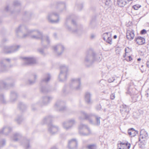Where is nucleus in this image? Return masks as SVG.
Listing matches in <instances>:
<instances>
[{
	"mask_svg": "<svg viewBox=\"0 0 149 149\" xmlns=\"http://www.w3.org/2000/svg\"><path fill=\"white\" fill-rule=\"evenodd\" d=\"M16 33L18 36L19 34L20 36L22 35V37L25 38L29 35H31V38L34 39H41V44L44 48H47L50 46V40L48 35L43 36L42 32L38 30H29L24 25H22L16 30Z\"/></svg>",
	"mask_w": 149,
	"mask_h": 149,
	"instance_id": "1",
	"label": "nucleus"
},
{
	"mask_svg": "<svg viewBox=\"0 0 149 149\" xmlns=\"http://www.w3.org/2000/svg\"><path fill=\"white\" fill-rule=\"evenodd\" d=\"M100 57L92 50L87 51L84 59V63L87 67L91 66L95 61H100Z\"/></svg>",
	"mask_w": 149,
	"mask_h": 149,
	"instance_id": "2",
	"label": "nucleus"
},
{
	"mask_svg": "<svg viewBox=\"0 0 149 149\" xmlns=\"http://www.w3.org/2000/svg\"><path fill=\"white\" fill-rule=\"evenodd\" d=\"M60 72L59 75V80L61 81H65L68 74V67L64 65H61L60 66Z\"/></svg>",
	"mask_w": 149,
	"mask_h": 149,
	"instance_id": "3",
	"label": "nucleus"
},
{
	"mask_svg": "<svg viewBox=\"0 0 149 149\" xmlns=\"http://www.w3.org/2000/svg\"><path fill=\"white\" fill-rule=\"evenodd\" d=\"M70 87L75 90H79L81 88V79L79 78L72 79Z\"/></svg>",
	"mask_w": 149,
	"mask_h": 149,
	"instance_id": "4",
	"label": "nucleus"
},
{
	"mask_svg": "<svg viewBox=\"0 0 149 149\" xmlns=\"http://www.w3.org/2000/svg\"><path fill=\"white\" fill-rule=\"evenodd\" d=\"M20 47L19 45L6 46L4 47L3 52L6 54L13 53L18 51Z\"/></svg>",
	"mask_w": 149,
	"mask_h": 149,
	"instance_id": "5",
	"label": "nucleus"
},
{
	"mask_svg": "<svg viewBox=\"0 0 149 149\" xmlns=\"http://www.w3.org/2000/svg\"><path fill=\"white\" fill-rule=\"evenodd\" d=\"M47 18L48 20L52 23H57L59 20V16L56 13H53L49 14Z\"/></svg>",
	"mask_w": 149,
	"mask_h": 149,
	"instance_id": "6",
	"label": "nucleus"
},
{
	"mask_svg": "<svg viewBox=\"0 0 149 149\" xmlns=\"http://www.w3.org/2000/svg\"><path fill=\"white\" fill-rule=\"evenodd\" d=\"M81 114L82 116L85 117V119H88L91 117L92 116H94L96 120V125H100V117H99L98 116L94 114H87L84 111H81Z\"/></svg>",
	"mask_w": 149,
	"mask_h": 149,
	"instance_id": "7",
	"label": "nucleus"
},
{
	"mask_svg": "<svg viewBox=\"0 0 149 149\" xmlns=\"http://www.w3.org/2000/svg\"><path fill=\"white\" fill-rule=\"evenodd\" d=\"M65 103L63 102L61 100H58L56 103L54 107L56 110L60 111H63L66 110V107L64 106Z\"/></svg>",
	"mask_w": 149,
	"mask_h": 149,
	"instance_id": "8",
	"label": "nucleus"
},
{
	"mask_svg": "<svg viewBox=\"0 0 149 149\" xmlns=\"http://www.w3.org/2000/svg\"><path fill=\"white\" fill-rule=\"evenodd\" d=\"M75 123V121L74 119H70L67 121L63 123V127L66 130H69L72 127Z\"/></svg>",
	"mask_w": 149,
	"mask_h": 149,
	"instance_id": "9",
	"label": "nucleus"
},
{
	"mask_svg": "<svg viewBox=\"0 0 149 149\" xmlns=\"http://www.w3.org/2000/svg\"><path fill=\"white\" fill-rule=\"evenodd\" d=\"M23 65H28L34 64L36 63L35 59L33 57H23Z\"/></svg>",
	"mask_w": 149,
	"mask_h": 149,
	"instance_id": "10",
	"label": "nucleus"
},
{
	"mask_svg": "<svg viewBox=\"0 0 149 149\" xmlns=\"http://www.w3.org/2000/svg\"><path fill=\"white\" fill-rule=\"evenodd\" d=\"M59 130L58 127L52 124L48 125V131L49 132L52 134H53L56 133Z\"/></svg>",
	"mask_w": 149,
	"mask_h": 149,
	"instance_id": "11",
	"label": "nucleus"
},
{
	"mask_svg": "<svg viewBox=\"0 0 149 149\" xmlns=\"http://www.w3.org/2000/svg\"><path fill=\"white\" fill-rule=\"evenodd\" d=\"M135 91L136 90L134 88H131L130 87H129L126 93L129 94L131 96L132 95H133V96L132 97V99L135 100L136 101H138L139 100L138 99V96L136 94L135 92Z\"/></svg>",
	"mask_w": 149,
	"mask_h": 149,
	"instance_id": "12",
	"label": "nucleus"
},
{
	"mask_svg": "<svg viewBox=\"0 0 149 149\" xmlns=\"http://www.w3.org/2000/svg\"><path fill=\"white\" fill-rule=\"evenodd\" d=\"M10 59L9 58H4L1 60L0 62V66L2 71L6 70V64L7 63H10Z\"/></svg>",
	"mask_w": 149,
	"mask_h": 149,
	"instance_id": "13",
	"label": "nucleus"
},
{
	"mask_svg": "<svg viewBox=\"0 0 149 149\" xmlns=\"http://www.w3.org/2000/svg\"><path fill=\"white\" fill-rule=\"evenodd\" d=\"M79 129L80 130L86 129H87V131H88V133H85L79 132V133L81 135L88 136L91 134V131L90 129L86 125L81 124L79 127Z\"/></svg>",
	"mask_w": 149,
	"mask_h": 149,
	"instance_id": "14",
	"label": "nucleus"
},
{
	"mask_svg": "<svg viewBox=\"0 0 149 149\" xmlns=\"http://www.w3.org/2000/svg\"><path fill=\"white\" fill-rule=\"evenodd\" d=\"M77 142L76 139H72L68 142V148L69 149L76 148L77 147Z\"/></svg>",
	"mask_w": 149,
	"mask_h": 149,
	"instance_id": "15",
	"label": "nucleus"
},
{
	"mask_svg": "<svg viewBox=\"0 0 149 149\" xmlns=\"http://www.w3.org/2000/svg\"><path fill=\"white\" fill-rule=\"evenodd\" d=\"M14 86V84H7L5 82L2 80L0 81V90L3 88H5L6 89L10 88Z\"/></svg>",
	"mask_w": 149,
	"mask_h": 149,
	"instance_id": "16",
	"label": "nucleus"
},
{
	"mask_svg": "<svg viewBox=\"0 0 149 149\" xmlns=\"http://www.w3.org/2000/svg\"><path fill=\"white\" fill-rule=\"evenodd\" d=\"M134 31L132 29H130L127 30L126 36L129 40H131L133 39L134 36Z\"/></svg>",
	"mask_w": 149,
	"mask_h": 149,
	"instance_id": "17",
	"label": "nucleus"
},
{
	"mask_svg": "<svg viewBox=\"0 0 149 149\" xmlns=\"http://www.w3.org/2000/svg\"><path fill=\"white\" fill-rule=\"evenodd\" d=\"M12 131V128L9 126L4 127L1 130H0V134L8 135Z\"/></svg>",
	"mask_w": 149,
	"mask_h": 149,
	"instance_id": "18",
	"label": "nucleus"
},
{
	"mask_svg": "<svg viewBox=\"0 0 149 149\" xmlns=\"http://www.w3.org/2000/svg\"><path fill=\"white\" fill-rule=\"evenodd\" d=\"M91 95L89 92H86L85 94V99L86 103L88 104H91L92 103L91 97Z\"/></svg>",
	"mask_w": 149,
	"mask_h": 149,
	"instance_id": "19",
	"label": "nucleus"
},
{
	"mask_svg": "<svg viewBox=\"0 0 149 149\" xmlns=\"http://www.w3.org/2000/svg\"><path fill=\"white\" fill-rule=\"evenodd\" d=\"M18 95L17 92L14 91H11L10 92V101L13 102L15 101L17 99Z\"/></svg>",
	"mask_w": 149,
	"mask_h": 149,
	"instance_id": "20",
	"label": "nucleus"
},
{
	"mask_svg": "<svg viewBox=\"0 0 149 149\" xmlns=\"http://www.w3.org/2000/svg\"><path fill=\"white\" fill-rule=\"evenodd\" d=\"M22 136L21 135L18 133H15L13 134V136L11 137L12 140L15 141H17L18 140L20 139Z\"/></svg>",
	"mask_w": 149,
	"mask_h": 149,
	"instance_id": "21",
	"label": "nucleus"
},
{
	"mask_svg": "<svg viewBox=\"0 0 149 149\" xmlns=\"http://www.w3.org/2000/svg\"><path fill=\"white\" fill-rule=\"evenodd\" d=\"M135 41L139 45H143L145 42L144 38L141 37H138L137 38H136Z\"/></svg>",
	"mask_w": 149,
	"mask_h": 149,
	"instance_id": "22",
	"label": "nucleus"
},
{
	"mask_svg": "<svg viewBox=\"0 0 149 149\" xmlns=\"http://www.w3.org/2000/svg\"><path fill=\"white\" fill-rule=\"evenodd\" d=\"M63 45L60 44H58L53 47V49L56 55L59 49H63Z\"/></svg>",
	"mask_w": 149,
	"mask_h": 149,
	"instance_id": "23",
	"label": "nucleus"
},
{
	"mask_svg": "<svg viewBox=\"0 0 149 149\" xmlns=\"http://www.w3.org/2000/svg\"><path fill=\"white\" fill-rule=\"evenodd\" d=\"M120 144L121 146V148L119 149H129L130 147V144L128 143V142L126 143H120Z\"/></svg>",
	"mask_w": 149,
	"mask_h": 149,
	"instance_id": "24",
	"label": "nucleus"
},
{
	"mask_svg": "<svg viewBox=\"0 0 149 149\" xmlns=\"http://www.w3.org/2000/svg\"><path fill=\"white\" fill-rule=\"evenodd\" d=\"M51 76L49 74H45L43 76V77L42 80V81L44 83H47L50 80Z\"/></svg>",
	"mask_w": 149,
	"mask_h": 149,
	"instance_id": "25",
	"label": "nucleus"
},
{
	"mask_svg": "<svg viewBox=\"0 0 149 149\" xmlns=\"http://www.w3.org/2000/svg\"><path fill=\"white\" fill-rule=\"evenodd\" d=\"M53 117L49 116L45 117L42 120V124H44L48 122H50L52 120Z\"/></svg>",
	"mask_w": 149,
	"mask_h": 149,
	"instance_id": "26",
	"label": "nucleus"
},
{
	"mask_svg": "<svg viewBox=\"0 0 149 149\" xmlns=\"http://www.w3.org/2000/svg\"><path fill=\"white\" fill-rule=\"evenodd\" d=\"M58 6L59 8V12H61L66 9V4L64 2H60L58 3Z\"/></svg>",
	"mask_w": 149,
	"mask_h": 149,
	"instance_id": "27",
	"label": "nucleus"
},
{
	"mask_svg": "<svg viewBox=\"0 0 149 149\" xmlns=\"http://www.w3.org/2000/svg\"><path fill=\"white\" fill-rule=\"evenodd\" d=\"M148 136V133L144 130H141L140 132V137L139 138V141H140V138L142 139L146 138Z\"/></svg>",
	"mask_w": 149,
	"mask_h": 149,
	"instance_id": "28",
	"label": "nucleus"
},
{
	"mask_svg": "<svg viewBox=\"0 0 149 149\" xmlns=\"http://www.w3.org/2000/svg\"><path fill=\"white\" fill-rule=\"evenodd\" d=\"M128 2L127 0H117V3L120 7H123Z\"/></svg>",
	"mask_w": 149,
	"mask_h": 149,
	"instance_id": "29",
	"label": "nucleus"
},
{
	"mask_svg": "<svg viewBox=\"0 0 149 149\" xmlns=\"http://www.w3.org/2000/svg\"><path fill=\"white\" fill-rule=\"evenodd\" d=\"M52 99V97H50L46 96L43 97L42 100L43 105L47 104Z\"/></svg>",
	"mask_w": 149,
	"mask_h": 149,
	"instance_id": "30",
	"label": "nucleus"
},
{
	"mask_svg": "<svg viewBox=\"0 0 149 149\" xmlns=\"http://www.w3.org/2000/svg\"><path fill=\"white\" fill-rule=\"evenodd\" d=\"M136 132L134 128H131L128 130V133L131 137H134L136 135Z\"/></svg>",
	"mask_w": 149,
	"mask_h": 149,
	"instance_id": "31",
	"label": "nucleus"
},
{
	"mask_svg": "<svg viewBox=\"0 0 149 149\" xmlns=\"http://www.w3.org/2000/svg\"><path fill=\"white\" fill-rule=\"evenodd\" d=\"M120 111L121 112H124L125 113H127L129 111V109L128 107L126 105H123Z\"/></svg>",
	"mask_w": 149,
	"mask_h": 149,
	"instance_id": "32",
	"label": "nucleus"
},
{
	"mask_svg": "<svg viewBox=\"0 0 149 149\" xmlns=\"http://www.w3.org/2000/svg\"><path fill=\"white\" fill-rule=\"evenodd\" d=\"M24 145V147L26 149H28L30 148V146L29 144V141L26 139H24L23 140Z\"/></svg>",
	"mask_w": 149,
	"mask_h": 149,
	"instance_id": "33",
	"label": "nucleus"
},
{
	"mask_svg": "<svg viewBox=\"0 0 149 149\" xmlns=\"http://www.w3.org/2000/svg\"><path fill=\"white\" fill-rule=\"evenodd\" d=\"M65 25L66 28L70 31L74 33H77L78 32V30L77 29L74 30L73 29H72L70 26L67 25L66 22L65 23Z\"/></svg>",
	"mask_w": 149,
	"mask_h": 149,
	"instance_id": "34",
	"label": "nucleus"
},
{
	"mask_svg": "<svg viewBox=\"0 0 149 149\" xmlns=\"http://www.w3.org/2000/svg\"><path fill=\"white\" fill-rule=\"evenodd\" d=\"M42 92L43 93H46L51 91V89L46 87H42L40 89Z\"/></svg>",
	"mask_w": 149,
	"mask_h": 149,
	"instance_id": "35",
	"label": "nucleus"
},
{
	"mask_svg": "<svg viewBox=\"0 0 149 149\" xmlns=\"http://www.w3.org/2000/svg\"><path fill=\"white\" fill-rule=\"evenodd\" d=\"M26 106L22 102H19L18 105V107L22 110H24L26 108Z\"/></svg>",
	"mask_w": 149,
	"mask_h": 149,
	"instance_id": "36",
	"label": "nucleus"
},
{
	"mask_svg": "<svg viewBox=\"0 0 149 149\" xmlns=\"http://www.w3.org/2000/svg\"><path fill=\"white\" fill-rule=\"evenodd\" d=\"M86 148L87 149H96L97 147L95 144H92L88 145Z\"/></svg>",
	"mask_w": 149,
	"mask_h": 149,
	"instance_id": "37",
	"label": "nucleus"
},
{
	"mask_svg": "<svg viewBox=\"0 0 149 149\" xmlns=\"http://www.w3.org/2000/svg\"><path fill=\"white\" fill-rule=\"evenodd\" d=\"M33 77L34 78V79L33 80H29V84H33L36 81V80L37 78V76L36 74H34L33 76Z\"/></svg>",
	"mask_w": 149,
	"mask_h": 149,
	"instance_id": "38",
	"label": "nucleus"
},
{
	"mask_svg": "<svg viewBox=\"0 0 149 149\" xmlns=\"http://www.w3.org/2000/svg\"><path fill=\"white\" fill-rule=\"evenodd\" d=\"M64 47L63 46V49H59L56 54V55L58 56H61L63 53L64 50Z\"/></svg>",
	"mask_w": 149,
	"mask_h": 149,
	"instance_id": "39",
	"label": "nucleus"
},
{
	"mask_svg": "<svg viewBox=\"0 0 149 149\" xmlns=\"http://www.w3.org/2000/svg\"><path fill=\"white\" fill-rule=\"evenodd\" d=\"M0 102L3 104H5L6 103L3 96L2 94L0 95Z\"/></svg>",
	"mask_w": 149,
	"mask_h": 149,
	"instance_id": "40",
	"label": "nucleus"
},
{
	"mask_svg": "<svg viewBox=\"0 0 149 149\" xmlns=\"http://www.w3.org/2000/svg\"><path fill=\"white\" fill-rule=\"evenodd\" d=\"M23 118L21 117H18L15 119L16 121L18 123H20L22 120Z\"/></svg>",
	"mask_w": 149,
	"mask_h": 149,
	"instance_id": "41",
	"label": "nucleus"
},
{
	"mask_svg": "<svg viewBox=\"0 0 149 149\" xmlns=\"http://www.w3.org/2000/svg\"><path fill=\"white\" fill-rule=\"evenodd\" d=\"M141 5L139 4H136L133 6L132 7V8L135 10H137L139 8L141 7Z\"/></svg>",
	"mask_w": 149,
	"mask_h": 149,
	"instance_id": "42",
	"label": "nucleus"
},
{
	"mask_svg": "<svg viewBox=\"0 0 149 149\" xmlns=\"http://www.w3.org/2000/svg\"><path fill=\"white\" fill-rule=\"evenodd\" d=\"M20 3L19 2L17 1H15L14 2L13 5L15 7L19 6L20 5Z\"/></svg>",
	"mask_w": 149,
	"mask_h": 149,
	"instance_id": "43",
	"label": "nucleus"
},
{
	"mask_svg": "<svg viewBox=\"0 0 149 149\" xmlns=\"http://www.w3.org/2000/svg\"><path fill=\"white\" fill-rule=\"evenodd\" d=\"M106 42L109 44H111L112 43V38L111 37H107V39H106V40H105Z\"/></svg>",
	"mask_w": 149,
	"mask_h": 149,
	"instance_id": "44",
	"label": "nucleus"
},
{
	"mask_svg": "<svg viewBox=\"0 0 149 149\" xmlns=\"http://www.w3.org/2000/svg\"><path fill=\"white\" fill-rule=\"evenodd\" d=\"M109 33V32H107L103 34L102 37L103 38V39L104 40H106V38H107V37H108V34Z\"/></svg>",
	"mask_w": 149,
	"mask_h": 149,
	"instance_id": "45",
	"label": "nucleus"
},
{
	"mask_svg": "<svg viewBox=\"0 0 149 149\" xmlns=\"http://www.w3.org/2000/svg\"><path fill=\"white\" fill-rule=\"evenodd\" d=\"M6 141L3 139L2 141H0V147H2L5 145Z\"/></svg>",
	"mask_w": 149,
	"mask_h": 149,
	"instance_id": "46",
	"label": "nucleus"
},
{
	"mask_svg": "<svg viewBox=\"0 0 149 149\" xmlns=\"http://www.w3.org/2000/svg\"><path fill=\"white\" fill-rule=\"evenodd\" d=\"M38 51L41 54L44 55L45 54L43 52V50L42 49H39L38 50Z\"/></svg>",
	"mask_w": 149,
	"mask_h": 149,
	"instance_id": "47",
	"label": "nucleus"
},
{
	"mask_svg": "<svg viewBox=\"0 0 149 149\" xmlns=\"http://www.w3.org/2000/svg\"><path fill=\"white\" fill-rule=\"evenodd\" d=\"M115 80V79L114 77H111L108 79V81L110 83L112 82H113Z\"/></svg>",
	"mask_w": 149,
	"mask_h": 149,
	"instance_id": "48",
	"label": "nucleus"
},
{
	"mask_svg": "<svg viewBox=\"0 0 149 149\" xmlns=\"http://www.w3.org/2000/svg\"><path fill=\"white\" fill-rule=\"evenodd\" d=\"M72 23L73 24L74 27H77V28L78 27V26L77 25L76 22L73 20H72Z\"/></svg>",
	"mask_w": 149,
	"mask_h": 149,
	"instance_id": "49",
	"label": "nucleus"
},
{
	"mask_svg": "<svg viewBox=\"0 0 149 149\" xmlns=\"http://www.w3.org/2000/svg\"><path fill=\"white\" fill-rule=\"evenodd\" d=\"M146 33V30L145 29L142 30L141 31V34H144Z\"/></svg>",
	"mask_w": 149,
	"mask_h": 149,
	"instance_id": "50",
	"label": "nucleus"
},
{
	"mask_svg": "<svg viewBox=\"0 0 149 149\" xmlns=\"http://www.w3.org/2000/svg\"><path fill=\"white\" fill-rule=\"evenodd\" d=\"M115 97V94L114 93H112L110 95V98L111 100H113Z\"/></svg>",
	"mask_w": 149,
	"mask_h": 149,
	"instance_id": "51",
	"label": "nucleus"
},
{
	"mask_svg": "<svg viewBox=\"0 0 149 149\" xmlns=\"http://www.w3.org/2000/svg\"><path fill=\"white\" fill-rule=\"evenodd\" d=\"M146 97L148 98H149V90L147 91H146Z\"/></svg>",
	"mask_w": 149,
	"mask_h": 149,
	"instance_id": "52",
	"label": "nucleus"
},
{
	"mask_svg": "<svg viewBox=\"0 0 149 149\" xmlns=\"http://www.w3.org/2000/svg\"><path fill=\"white\" fill-rule=\"evenodd\" d=\"M7 40H8L6 39V38H4L1 41V43H4V42H6V41H7Z\"/></svg>",
	"mask_w": 149,
	"mask_h": 149,
	"instance_id": "53",
	"label": "nucleus"
},
{
	"mask_svg": "<svg viewBox=\"0 0 149 149\" xmlns=\"http://www.w3.org/2000/svg\"><path fill=\"white\" fill-rule=\"evenodd\" d=\"M101 108V106L100 105H99L97 106L96 109L98 110H100Z\"/></svg>",
	"mask_w": 149,
	"mask_h": 149,
	"instance_id": "54",
	"label": "nucleus"
},
{
	"mask_svg": "<svg viewBox=\"0 0 149 149\" xmlns=\"http://www.w3.org/2000/svg\"><path fill=\"white\" fill-rule=\"evenodd\" d=\"M78 6L79 8H80V9H79L80 10H81L83 7V5L82 4H80Z\"/></svg>",
	"mask_w": 149,
	"mask_h": 149,
	"instance_id": "55",
	"label": "nucleus"
},
{
	"mask_svg": "<svg viewBox=\"0 0 149 149\" xmlns=\"http://www.w3.org/2000/svg\"><path fill=\"white\" fill-rule=\"evenodd\" d=\"M95 35L93 34H92L91 36V38L92 39H93L95 38Z\"/></svg>",
	"mask_w": 149,
	"mask_h": 149,
	"instance_id": "56",
	"label": "nucleus"
},
{
	"mask_svg": "<svg viewBox=\"0 0 149 149\" xmlns=\"http://www.w3.org/2000/svg\"><path fill=\"white\" fill-rule=\"evenodd\" d=\"M36 109V107H33V106L32 105V109L33 111H35Z\"/></svg>",
	"mask_w": 149,
	"mask_h": 149,
	"instance_id": "57",
	"label": "nucleus"
},
{
	"mask_svg": "<svg viewBox=\"0 0 149 149\" xmlns=\"http://www.w3.org/2000/svg\"><path fill=\"white\" fill-rule=\"evenodd\" d=\"M5 10L7 11H8V6H6V8H5Z\"/></svg>",
	"mask_w": 149,
	"mask_h": 149,
	"instance_id": "58",
	"label": "nucleus"
},
{
	"mask_svg": "<svg viewBox=\"0 0 149 149\" xmlns=\"http://www.w3.org/2000/svg\"><path fill=\"white\" fill-rule=\"evenodd\" d=\"M10 11L11 12V13H17L18 12H19L18 11H15V12L12 11L11 10H10Z\"/></svg>",
	"mask_w": 149,
	"mask_h": 149,
	"instance_id": "59",
	"label": "nucleus"
},
{
	"mask_svg": "<svg viewBox=\"0 0 149 149\" xmlns=\"http://www.w3.org/2000/svg\"><path fill=\"white\" fill-rule=\"evenodd\" d=\"M146 64L147 66L149 68V61H148L146 62Z\"/></svg>",
	"mask_w": 149,
	"mask_h": 149,
	"instance_id": "60",
	"label": "nucleus"
},
{
	"mask_svg": "<svg viewBox=\"0 0 149 149\" xmlns=\"http://www.w3.org/2000/svg\"><path fill=\"white\" fill-rule=\"evenodd\" d=\"M125 54L127 53H128V52L127 51V48H125Z\"/></svg>",
	"mask_w": 149,
	"mask_h": 149,
	"instance_id": "61",
	"label": "nucleus"
},
{
	"mask_svg": "<svg viewBox=\"0 0 149 149\" xmlns=\"http://www.w3.org/2000/svg\"><path fill=\"white\" fill-rule=\"evenodd\" d=\"M129 60L130 61H131V60H132V57L130 56H129Z\"/></svg>",
	"mask_w": 149,
	"mask_h": 149,
	"instance_id": "62",
	"label": "nucleus"
},
{
	"mask_svg": "<svg viewBox=\"0 0 149 149\" xmlns=\"http://www.w3.org/2000/svg\"><path fill=\"white\" fill-rule=\"evenodd\" d=\"M51 149H57L56 147L54 146L51 148Z\"/></svg>",
	"mask_w": 149,
	"mask_h": 149,
	"instance_id": "63",
	"label": "nucleus"
},
{
	"mask_svg": "<svg viewBox=\"0 0 149 149\" xmlns=\"http://www.w3.org/2000/svg\"><path fill=\"white\" fill-rule=\"evenodd\" d=\"M117 36L116 35H115L113 36V38L114 39H116L117 38Z\"/></svg>",
	"mask_w": 149,
	"mask_h": 149,
	"instance_id": "64",
	"label": "nucleus"
}]
</instances>
